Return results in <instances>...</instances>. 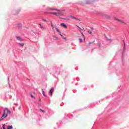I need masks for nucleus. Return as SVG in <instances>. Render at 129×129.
Here are the masks:
<instances>
[{
    "mask_svg": "<svg viewBox=\"0 0 129 129\" xmlns=\"http://www.w3.org/2000/svg\"><path fill=\"white\" fill-rule=\"evenodd\" d=\"M94 2L93 1H85L84 2L81 1L79 4L80 5H92Z\"/></svg>",
    "mask_w": 129,
    "mask_h": 129,
    "instance_id": "1",
    "label": "nucleus"
},
{
    "mask_svg": "<svg viewBox=\"0 0 129 129\" xmlns=\"http://www.w3.org/2000/svg\"><path fill=\"white\" fill-rule=\"evenodd\" d=\"M125 52V49L124 47L123 48V50L122 52V56H121V63L122 66H124V64L125 63V60H124V52Z\"/></svg>",
    "mask_w": 129,
    "mask_h": 129,
    "instance_id": "2",
    "label": "nucleus"
},
{
    "mask_svg": "<svg viewBox=\"0 0 129 129\" xmlns=\"http://www.w3.org/2000/svg\"><path fill=\"white\" fill-rule=\"evenodd\" d=\"M47 10H49L50 11H56V12H58L59 13H62L63 12H65V10H59L57 9L47 8Z\"/></svg>",
    "mask_w": 129,
    "mask_h": 129,
    "instance_id": "3",
    "label": "nucleus"
},
{
    "mask_svg": "<svg viewBox=\"0 0 129 129\" xmlns=\"http://www.w3.org/2000/svg\"><path fill=\"white\" fill-rule=\"evenodd\" d=\"M20 12H21V8H19L17 10H13L12 12V15H18Z\"/></svg>",
    "mask_w": 129,
    "mask_h": 129,
    "instance_id": "4",
    "label": "nucleus"
},
{
    "mask_svg": "<svg viewBox=\"0 0 129 129\" xmlns=\"http://www.w3.org/2000/svg\"><path fill=\"white\" fill-rule=\"evenodd\" d=\"M53 92H54V87H52L48 92V94L52 96L53 95Z\"/></svg>",
    "mask_w": 129,
    "mask_h": 129,
    "instance_id": "5",
    "label": "nucleus"
},
{
    "mask_svg": "<svg viewBox=\"0 0 129 129\" xmlns=\"http://www.w3.org/2000/svg\"><path fill=\"white\" fill-rule=\"evenodd\" d=\"M7 117H8V114H3L2 116L0 118V121L4 120V119H5V118H7Z\"/></svg>",
    "mask_w": 129,
    "mask_h": 129,
    "instance_id": "6",
    "label": "nucleus"
},
{
    "mask_svg": "<svg viewBox=\"0 0 129 129\" xmlns=\"http://www.w3.org/2000/svg\"><path fill=\"white\" fill-rule=\"evenodd\" d=\"M114 20H115V21H117V22H119L120 23H122V24H124V22L116 18V17L114 18Z\"/></svg>",
    "mask_w": 129,
    "mask_h": 129,
    "instance_id": "7",
    "label": "nucleus"
},
{
    "mask_svg": "<svg viewBox=\"0 0 129 129\" xmlns=\"http://www.w3.org/2000/svg\"><path fill=\"white\" fill-rule=\"evenodd\" d=\"M60 25L61 27H63V28H64L65 29H67V25L66 24H65V23H60Z\"/></svg>",
    "mask_w": 129,
    "mask_h": 129,
    "instance_id": "8",
    "label": "nucleus"
},
{
    "mask_svg": "<svg viewBox=\"0 0 129 129\" xmlns=\"http://www.w3.org/2000/svg\"><path fill=\"white\" fill-rule=\"evenodd\" d=\"M16 39L18 41H20V42H23V41H24V40L23 39H22V38H21V37L18 36H16Z\"/></svg>",
    "mask_w": 129,
    "mask_h": 129,
    "instance_id": "9",
    "label": "nucleus"
},
{
    "mask_svg": "<svg viewBox=\"0 0 129 129\" xmlns=\"http://www.w3.org/2000/svg\"><path fill=\"white\" fill-rule=\"evenodd\" d=\"M45 14H47L48 15H54L56 16V12H45Z\"/></svg>",
    "mask_w": 129,
    "mask_h": 129,
    "instance_id": "10",
    "label": "nucleus"
},
{
    "mask_svg": "<svg viewBox=\"0 0 129 129\" xmlns=\"http://www.w3.org/2000/svg\"><path fill=\"white\" fill-rule=\"evenodd\" d=\"M55 16L56 17H59V16H64V14H63V13H56Z\"/></svg>",
    "mask_w": 129,
    "mask_h": 129,
    "instance_id": "11",
    "label": "nucleus"
},
{
    "mask_svg": "<svg viewBox=\"0 0 129 129\" xmlns=\"http://www.w3.org/2000/svg\"><path fill=\"white\" fill-rule=\"evenodd\" d=\"M17 27H18L19 30H21L22 27V24H21V23L18 24L17 25Z\"/></svg>",
    "mask_w": 129,
    "mask_h": 129,
    "instance_id": "12",
    "label": "nucleus"
},
{
    "mask_svg": "<svg viewBox=\"0 0 129 129\" xmlns=\"http://www.w3.org/2000/svg\"><path fill=\"white\" fill-rule=\"evenodd\" d=\"M39 26L41 30H45V28H44V26H43L41 24H39Z\"/></svg>",
    "mask_w": 129,
    "mask_h": 129,
    "instance_id": "13",
    "label": "nucleus"
},
{
    "mask_svg": "<svg viewBox=\"0 0 129 129\" xmlns=\"http://www.w3.org/2000/svg\"><path fill=\"white\" fill-rule=\"evenodd\" d=\"M104 17L106 18V19H108V20L110 19V17H109L108 15H105Z\"/></svg>",
    "mask_w": 129,
    "mask_h": 129,
    "instance_id": "14",
    "label": "nucleus"
},
{
    "mask_svg": "<svg viewBox=\"0 0 129 129\" xmlns=\"http://www.w3.org/2000/svg\"><path fill=\"white\" fill-rule=\"evenodd\" d=\"M105 37L106 38V40H107V41H109L110 42V43H111V42H112L111 39L108 38L107 37H106V36H105Z\"/></svg>",
    "mask_w": 129,
    "mask_h": 129,
    "instance_id": "15",
    "label": "nucleus"
},
{
    "mask_svg": "<svg viewBox=\"0 0 129 129\" xmlns=\"http://www.w3.org/2000/svg\"><path fill=\"white\" fill-rule=\"evenodd\" d=\"M7 110V114L8 115V114H11V113H12V112L11 111V110H9V109H8V110Z\"/></svg>",
    "mask_w": 129,
    "mask_h": 129,
    "instance_id": "16",
    "label": "nucleus"
},
{
    "mask_svg": "<svg viewBox=\"0 0 129 129\" xmlns=\"http://www.w3.org/2000/svg\"><path fill=\"white\" fill-rule=\"evenodd\" d=\"M13 127L12 125H9L7 127V129H13Z\"/></svg>",
    "mask_w": 129,
    "mask_h": 129,
    "instance_id": "17",
    "label": "nucleus"
},
{
    "mask_svg": "<svg viewBox=\"0 0 129 129\" xmlns=\"http://www.w3.org/2000/svg\"><path fill=\"white\" fill-rule=\"evenodd\" d=\"M50 25L51 26V28H52L53 31H54V25H53V23H52V21H50Z\"/></svg>",
    "mask_w": 129,
    "mask_h": 129,
    "instance_id": "18",
    "label": "nucleus"
},
{
    "mask_svg": "<svg viewBox=\"0 0 129 129\" xmlns=\"http://www.w3.org/2000/svg\"><path fill=\"white\" fill-rule=\"evenodd\" d=\"M6 110H8V108H5L4 110V113L3 114H7V112H6Z\"/></svg>",
    "mask_w": 129,
    "mask_h": 129,
    "instance_id": "19",
    "label": "nucleus"
},
{
    "mask_svg": "<svg viewBox=\"0 0 129 129\" xmlns=\"http://www.w3.org/2000/svg\"><path fill=\"white\" fill-rule=\"evenodd\" d=\"M18 45H19V46H20L21 47H24V43L22 42L19 43Z\"/></svg>",
    "mask_w": 129,
    "mask_h": 129,
    "instance_id": "20",
    "label": "nucleus"
},
{
    "mask_svg": "<svg viewBox=\"0 0 129 129\" xmlns=\"http://www.w3.org/2000/svg\"><path fill=\"white\" fill-rule=\"evenodd\" d=\"M88 32L89 33V34H90V35H91V34H92V30H91L89 29Z\"/></svg>",
    "mask_w": 129,
    "mask_h": 129,
    "instance_id": "21",
    "label": "nucleus"
},
{
    "mask_svg": "<svg viewBox=\"0 0 129 129\" xmlns=\"http://www.w3.org/2000/svg\"><path fill=\"white\" fill-rule=\"evenodd\" d=\"M79 40L80 41V43H82L83 42V40L81 38H79Z\"/></svg>",
    "mask_w": 129,
    "mask_h": 129,
    "instance_id": "22",
    "label": "nucleus"
},
{
    "mask_svg": "<svg viewBox=\"0 0 129 129\" xmlns=\"http://www.w3.org/2000/svg\"><path fill=\"white\" fill-rule=\"evenodd\" d=\"M59 18L61 19L62 20H68V19L67 18H62L61 17H59Z\"/></svg>",
    "mask_w": 129,
    "mask_h": 129,
    "instance_id": "23",
    "label": "nucleus"
},
{
    "mask_svg": "<svg viewBox=\"0 0 129 129\" xmlns=\"http://www.w3.org/2000/svg\"><path fill=\"white\" fill-rule=\"evenodd\" d=\"M3 129H7V128L6 127V124H3Z\"/></svg>",
    "mask_w": 129,
    "mask_h": 129,
    "instance_id": "24",
    "label": "nucleus"
},
{
    "mask_svg": "<svg viewBox=\"0 0 129 129\" xmlns=\"http://www.w3.org/2000/svg\"><path fill=\"white\" fill-rule=\"evenodd\" d=\"M30 97H31V98H35V96H34L33 95V94H32V93L30 94Z\"/></svg>",
    "mask_w": 129,
    "mask_h": 129,
    "instance_id": "25",
    "label": "nucleus"
},
{
    "mask_svg": "<svg viewBox=\"0 0 129 129\" xmlns=\"http://www.w3.org/2000/svg\"><path fill=\"white\" fill-rule=\"evenodd\" d=\"M40 111H41V112H43V113H45V110H44L42 109H40Z\"/></svg>",
    "mask_w": 129,
    "mask_h": 129,
    "instance_id": "26",
    "label": "nucleus"
},
{
    "mask_svg": "<svg viewBox=\"0 0 129 129\" xmlns=\"http://www.w3.org/2000/svg\"><path fill=\"white\" fill-rule=\"evenodd\" d=\"M43 96H44V97H45L46 98H48V96H47V95H46V94H45V93L43 94Z\"/></svg>",
    "mask_w": 129,
    "mask_h": 129,
    "instance_id": "27",
    "label": "nucleus"
},
{
    "mask_svg": "<svg viewBox=\"0 0 129 129\" xmlns=\"http://www.w3.org/2000/svg\"><path fill=\"white\" fill-rule=\"evenodd\" d=\"M74 20H76V21H80V20H79V19H78L76 17H74Z\"/></svg>",
    "mask_w": 129,
    "mask_h": 129,
    "instance_id": "28",
    "label": "nucleus"
},
{
    "mask_svg": "<svg viewBox=\"0 0 129 129\" xmlns=\"http://www.w3.org/2000/svg\"><path fill=\"white\" fill-rule=\"evenodd\" d=\"M70 18H71V19H74V16H72V15H71L70 16Z\"/></svg>",
    "mask_w": 129,
    "mask_h": 129,
    "instance_id": "29",
    "label": "nucleus"
},
{
    "mask_svg": "<svg viewBox=\"0 0 129 129\" xmlns=\"http://www.w3.org/2000/svg\"><path fill=\"white\" fill-rule=\"evenodd\" d=\"M57 33H58V34H59V35L60 36H61V35H62V34H61V32L59 31V30H58V31H57Z\"/></svg>",
    "mask_w": 129,
    "mask_h": 129,
    "instance_id": "30",
    "label": "nucleus"
},
{
    "mask_svg": "<svg viewBox=\"0 0 129 129\" xmlns=\"http://www.w3.org/2000/svg\"><path fill=\"white\" fill-rule=\"evenodd\" d=\"M55 30H56V32H58L59 31V29L57 27H55Z\"/></svg>",
    "mask_w": 129,
    "mask_h": 129,
    "instance_id": "31",
    "label": "nucleus"
},
{
    "mask_svg": "<svg viewBox=\"0 0 129 129\" xmlns=\"http://www.w3.org/2000/svg\"><path fill=\"white\" fill-rule=\"evenodd\" d=\"M42 94H44V93H45V91H44V90L42 89Z\"/></svg>",
    "mask_w": 129,
    "mask_h": 129,
    "instance_id": "32",
    "label": "nucleus"
},
{
    "mask_svg": "<svg viewBox=\"0 0 129 129\" xmlns=\"http://www.w3.org/2000/svg\"><path fill=\"white\" fill-rule=\"evenodd\" d=\"M42 21H43V22H47V20L46 19H42Z\"/></svg>",
    "mask_w": 129,
    "mask_h": 129,
    "instance_id": "33",
    "label": "nucleus"
},
{
    "mask_svg": "<svg viewBox=\"0 0 129 129\" xmlns=\"http://www.w3.org/2000/svg\"><path fill=\"white\" fill-rule=\"evenodd\" d=\"M41 101H42V100H41V98H39L38 100V102H41Z\"/></svg>",
    "mask_w": 129,
    "mask_h": 129,
    "instance_id": "34",
    "label": "nucleus"
},
{
    "mask_svg": "<svg viewBox=\"0 0 129 129\" xmlns=\"http://www.w3.org/2000/svg\"><path fill=\"white\" fill-rule=\"evenodd\" d=\"M60 36L62 38V39H63L64 37V36H63V35H62V34L60 35Z\"/></svg>",
    "mask_w": 129,
    "mask_h": 129,
    "instance_id": "35",
    "label": "nucleus"
},
{
    "mask_svg": "<svg viewBox=\"0 0 129 129\" xmlns=\"http://www.w3.org/2000/svg\"><path fill=\"white\" fill-rule=\"evenodd\" d=\"M94 41H93V42H90L89 43V45H91V44H93V43H94Z\"/></svg>",
    "mask_w": 129,
    "mask_h": 129,
    "instance_id": "36",
    "label": "nucleus"
},
{
    "mask_svg": "<svg viewBox=\"0 0 129 129\" xmlns=\"http://www.w3.org/2000/svg\"><path fill=\"white\" fill-rule=\"evenodd\" d=\"M77 28H78L79 29H80V30H81V28L78 25H77Z\"/></svg>",
    "mask_w": 129,
    "mask_h": 129,
    "instance_id": "37",
    "label": "nucleus"
},
{
    "mask_svg": "<svg viewBox=\"0 0 129 129\" xmlns=\"http://www.w3.org/2000/svg\"><path fill=\"white\" fill-rule=\"evenodd\" d=\"M103 124H104V123H101L100 124V125H103Z\"/></svg>",
    "mask_w": 129,
    "mask_h": 129,
    "instance_id": "38",
    "label": "nucleus"
},
{
    "mask_svg": "<svg viewBox=\"0 0 129 129\" xmlns=\"http://www.w3.org/2000/svg\"><path fill=\"white\" fill-rule=\"evenodd\" d=\"M101 45V44H100L99 42H98V46H99V47H100Z\"/></svg>",
    "mask_w": 129,
    "mask_h": 129,
    "instance_id": "39",
    "label": "nucleus"
},
{
    "mask_svg": "<svg viewBox=\"0 0 129 129\" xmlns=\"http://www.w3.org/2000/svg\"><path fill=\"white\" fill-rule=\"evenodd\" d=\"M60 106H63V105H64V104L63 103V104H61L60 105Z\"/></svg>",
    "mask_w": 129,
    "mask_h": 129,
    "instance_id": "40",
    "label": "nucleus"
},
{
    "mask_svg": "<svg viewBox=\"0 0 129 129\" xmlns=\"http://www.w3.org/2000/svg\"><path fill=\"white\" fill-rule=\"evenodd\" d=\"M63 40H66L67 39V38L66 37H63Z\"/></svg>",
    "mask_w": 129,
    "mask_h": 129,
    "instance_id": "41",
    "label": "nucleus"
},
{
    "mask_svg": "<svg viewBox=\"0 0 129 129\" xmlns=\"http://www.w3.org/2000/svg\"><path fill=\"white\" fill-rule=\"evenodd\" d=\"M15 105H18V104H16V103H14V104Z\"/></svg>",
    "mask_w": 129,
    "mask_h": 129,
    "instance_id": "42",
    "label": "nucleus"
},
{
    "mask_svg": "<svg viewBox=\"0 0 129 129\" xmlns=\"http://www.w3.org/2000/svg\"><path fill=\"white\" fill-rule=\"evenodd\" d=\"M125 43H124V47H125Z\"/></svg>",
    "mask_w": 129,
    "mask_h": 129,
    "instance_id": "43",
    "label": "nucleus"
},
{
    "mask_svg": "<svg viewBox=\"0 0 129 129\" xmlns=\"http://www.w3.org/2000/svg\"><path fill=\"white\" fill-rule=\"evenodd\" d=\"M83 32H82V31H81V34H83Z\"/></svg>",
    "mask_w": 129,
    "mask_h": 129,
    "instance_id": "44",
    "label": "nucleus"
},
{
    "mask_svg": "<svg viewBox=\"0 0 129 129\" xmlns=\"http://www.w3.org/2000/svg\"><path fill=\"white\" fill-rule=\"evenodd\" d=\"M83 32H82V31H81V34H83Z\"/></svg>",
    "mask_w": 129,
    "mask_h": 129,
    "instance_id": "45",
    "label": "nucleus"
},
{
    "mask_svg": "<svg viewBox=\"0 0 129 129\" xmlns=\"http://www.w3.org/2000/svg\"><path fill=\"white\" fill-rule=\"evenodd\" d=\"M82 36H84V34L83 33H82Z\"/></svg>",
    "mask_w": 129,
    "mask_h": 129,
    "instance_id": "46",
    "label": "nucleus"
},
{
    "mask_svg": "<svg viewBox=\"0 0 129 129\" xmlns=\"http://www.w3.org/2000/svg\"><path fill=\"white\" fill-rule=\"evenodd\" d=\"M19 109H21V107H20L19 108Z\"/></svg>",
    "mask_w": 129,
    "mask_h": 129,
    "instance_id": "47",
    "label": "nucleus"
},
{
    "mask_svg": "<svg viewBox=\"0 0 129 129\" xmlns=\"http://www.w3.org/2000/svg\"><path fill=\"white\" fill-rule=\"evenodd\" d=\"M0 114H2V112H1V111H0Z\"/></svg>",
    "mask_w": 129,
    "mask_h": 129,
    "instance_id": "48",
    "label": "nucleus"
},
{
    "mask_svg": "<svg viewBox=\"0 0 129 129\" xmlns=\"http://www.w3.org/2000/svg\"><path fill=\"white\" fill-rule=\"evenodd\" d=\"M71 116H73V115H72V114H71Z\"/></svg>",
    "mask_w": 129,
    "mask_h": 129,
    "instance_id": "49",
    "label": "nucleus"
},
{
    "mask_svg": "<svg viewBox=\"0 0 129 129\" xmlns=\"http://www.w3.org/2000/svg\"><path fill=\"white\" fill-rule=\"evenodd\" d=\"M8 80H10V78H8Z\"/></svg>",
    "mask_w": 129,
    "mask_h": 129,
    "instance_id": "50",
    "label": "nucleus"
},
{
    "mask_svg": "<svg viewBox=\"0 0 129 129\" xmlns=\"http://www.w3.org/2000/svg\"><path fill=\"white\" fill-rule=\"evenodd\" d=\"M77 80H78V78H77Z\"/></svg>",
    "mask_w": 129,
    "mask_h": 129,
    "instance_id": "51",
    "label": "nucleus"
},
{
    "mask_svg": "<svg viewBox=\"0 0 129 129\" xmlns=\"http://www.w3.org/2000/svg\"><path fill=\"white\" fill-rule=\"evenodd\" d=\"M0 129H3V128H0Z\"/></svg>",
    "mask_w": 129,
    "mask_h": 129,
    "instance_id": "52",
    "label": "nucleus"
},
{
    "mask_svg": "<svg viewBox=\"0 0 129 129\" xmlns=\"http://www.w3.org/2000/svg\"><path fill=\"white\" fill-rule=\"evenodd\" d=\"M92 30H93V28H92Z\"/></svg>",
    "mask_w": 129,
    "mask_h": 129,
    "instance_id": "53",
    "label": "nucleus"
},
{
    "mask_svg": "<svg viewBox=\"0 0 129 129\" xmlns=\"http://www.w3.org/2000/svg\"><path fill=\"white\" fill-rule=\"evenodd\" d=\"M27 80H29V79H27Z\"/></svg>",
    "mask_w": 129,
    "mask_h": 129,
    "instance_id": "54",
    "label": "nucleus"
}]
</instances>
